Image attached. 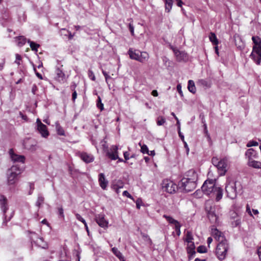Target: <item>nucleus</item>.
<instances>
[{
  "label": "nucleus",
  "instance_id": "nucleus-55",
  "mask_svg": "<svg viewBox=\"0 0 261 261\" xmlns=\"http://www.w3.org/2000/svg\"><path fill=\"white\" fill-rule=\"evenodd\" d=\"M177 90L178 92L179 93V95H180V96L182 97L183 96V93H182V91L181 90V85L180 84H178L177 85Z\"/></svg>",
  "mask_w": 261,
  "mask_h": 261
},
{
  "label": "nucleus",
  "instance_id": "nucleus-14",
  "mask_svg": "<svg viewBox=\"0 0 261 261\" xmlns=\"http://www.w3.org/2000/svg\"><path fill=\"white\" fill-rule=\"evenodd\" d=\"M173 51L178 61H187L188 60V54L185 51L177 49H174Z\"/></svg>",
  "mask_w": 261,
  "mask_h": 261
},
{
  "label": "nucleus",
  "instance_id": "nucleus-18",
  "mask_svg": "<svg viewBox=\"0 0 261 261\" xmlns=\"http://www.w3.org/2000/svg\"><path fill=\"white\" fill-rule=\"evenodd\" d=\"M186 177L183 178L187 179L191 181L197 182L198 180V175L197 172L193 169H191L186 173Z\"/></svg>",
  "mask_w": 261,
  "mask_h": 261
},
{
  "label": "nucleus",
  "instance_id": "nucleus-25",
  "mask_svg": "<svg viewBox=\"0 0 261 261\" xmlns=\"http://www.w3.org/2000/svg\"><path fill=\"white\" fill-rule=\"evenodd\" d=\"M34 242L37 246L41 247L43 249H46L48 247L47 244L44 242L43 239L42 238H40L39 237H37V239L36 241L34 240V239H32V243Z\"/></svg>",
  "mask_w": 261,
  "mask_h": 261
},
{
  "label": "nucleus",
  "instance_id": "nucleus-61",
  "mask_svg": "<svg viewBox=\"0 0 261 261\" xmlns=\"http://www.w3.org/2000/svg\"><path fill=\"white\" fill-rule=\"evenodd\" d=\"M178 133L179 135V137L180 138L182 141L184 142V136L181 134L180 132V128L179 127H178Z\"/></svg>",
  "mask_w": 261,
  "mask_h": 261
},
{
  "label": "nucleus",
  "instance_id": "nucleus-64",
  "mask_svg": "<svg viewBox=\"0 0 261 261\" xmlns=\"http://www.w3.org/2000/svg\"><path fill=\"white\" fill-rule=\"evenodd\" d=\"M76 97H77V93H76V91H74L73 92L72 94V99L73 101H75V99L76 98Z\"/></svg>",
  "mask_w": 261,
  "mask_h": 261
},
{
  "label": "nucleus",
  "instance_id": "nucleus-57",
  "mask_svg": "<svg viewBox=\"0 0 261 261\" xmlns=\"http://www.w3.org/2000/svg\"><path fill=\"white\" fill-rule=\"evenodd\" d=\"M129 30L131 33V34L133 36L134 35V27L132 24L129 23Z\"/></svg>",
  "mask_w": 261,
  "mask_h": 261
},
{
  "label": "nucleus",
  "instance_id": "nucleus-54",
  "mask_svg": "<svg viewBox=\"0 0 261 261\" xmlns=\"http://www.w3.org/2000/svg\"><path fill=\"white\" fill-rule=\"evenodd\" d=\"M142 203V201L141 198H138L136 201V207L137 209H140L141 204Z\"/></svg>",
  "mask_w": 261,
  "mask_h": 261
},
{
  "label": "nucleus",
  "instance_id": "nucleus-59",
  "mask_svg": "<svg viewBox=\"0 0 261 261\" xmlns=\"http://www.w3.org/2000/svg\"><path fill=\"white\" fill-rule=\"evenodd\" d=\"M76 87V84L75 82H72L70 86V88L73 92L75 91V88Z\"/></svg>",
  "mask_w": 261,
  "mask_h": 261
},
{
  "label": "nucleus",
  "instance_id": "nucleus-12",
  "mask_svg": "<svg viewBox=\"0 0 261 261\" xmlns=\"http://www.w3.org/2000/svg\"><path fill=\"white\" fill-rule=\"evenodd\" d=\"M0 207L3 213V216L6 218V213L8 210V201L6 196L0 195Z\"/></svg>",
  "mask_w": 261,
  "mask_h": 261
},
{
  "label": "nucleus",
  "instance_id": "nucleus-22",
  "mask_svg": "<svg viewBox=\"0 0 261 261\" xmlns=\"http://www.w3.org/2000/svg\"><path fill=\"white\" fill-rule=\"evenodd\" d=\"M113 150L112 152L108 151L106 153V155L111 160H116L118 158V147L117 146H113Z\"/></svg>",
  "mask_w": 261,
  "mask_h": 261
},
{
  "label": "nucleus",
  "instance_id": "nucleus-37",
  "mask_svg": "<svg viewBox=\"0 0 261 261\" xmlns=\"http://www.w3.org/2000/svg\"><path fill=\"white\" fill-rule=\"evenodd\" d=\"M163 217L165 218L170 224H172L174 225L179 222L178 221L174 219L172 217L166 215H164Z\"/></svg>",
  "mask_w": 261,
  "mask_h": 261
},
{
  "label": "nucleus",
  "instance_id": "nucleus-58",
  "mask_svg": "<svg viewBox=\"0 0 261 261\" xmlns=\"http://www.w3.org/2000/svg\"><path fill=\"white\" fill-rule=\"evenodd\" d=\"M21 57L20 56V55H19V54H16V60L15 61V62L16 63H17V64L19 65L20 64V63H19V61L21 60Z\"/></svg>",
  "mask_w": 261,
  "mask_h": 261
},
{
  "label": "nucleus",
  "instance_id": "nucleus-24",
  "mask_svg": "<svg viewBox=\"0 0 261 261\" xmlns=\"http://www.w3.org/2000/svg\"><path fill=\"white\" fill-rule=\"evenodd\" d=\"M195 248V246L194 243H192V244H189L187 248L189 260H191L196 254Z\"/></svg>",
  "mask_w": 261,
  "mask_h": 261
},
{
  "label": "nucleus",
  "instance_id": "nucleus-5",
  "mask_svg": "<svg viewBox=\"0 0 261 261\" xmlns=\"http://www.w3.org/2000/svg\"><path fill=\"white\" fill-rule=\"evenodd\" d=\"M162 185L163 190L170 194L174 193L176 191V189L178 188V186L168 179L163 180Z\"/></svg>",
  "mask_w": 261,
  "mask_h": 261
},
{
  "label": "nucleus",
  "instance_id": "nucleus-63",
  "mask_svg": "<svg viewBox=\"0 0 261 261\" xmlns=\"http://www.w3.org/2000/svg\"><path fill=\"white\" fill-rule=\"evenodd\" d=\"M237 218L240 217L238 216V214L236 212H233L231 214V218H232L234 220L236 219Z\"/></svg>",
  "mask_w": 261,
  "mask_h": 261
},
{
  "label": "nucleus",
  "instance_id": "nucleus-8",
  "mask_svg": "<svg viewBox=\"0 0 261 261\" xmlns=\"http://www.w3.org/2000/svg\"><path fill=\"white\" fill-rule=\"evenodd\" d=\"M37 129L41 135L42 137L46 138L49 135V132L47 130L46 126L43 124L41 120L38 118L36 121Z\"/></svg>",
  "mask_w": 261,
  "mask_h": 261
},
{
  "label": "nucleus",
  "instance_id": "nucleus-46",
  "mask_svg": "<svg viewBox=\"0 0 261 261\" xmlns=\"http://www.w3.org/2000/svg\"><path fill=\"white\" fill-rule=\"evenodd\" d=\"M197 252L200 253H204L207 252V249L205 246L200 245L197 248Z\"/></svg>",
  "mask_w": 261,
  "mask_h": 261
},
{
  "label": "nucleus",
  "instance_id": "nucleus-34",
  "mask_svg": "<svg viewBox=\"0 0 261 261\" xmlns=\"http://www.w3.org/2000/svg\"><path fill=\"white\" fill-rule=\"evenodd\" d=\"M165 11L169 13L170 12L172 5L173 0H165Z\"/></svg>",
  "mask_w": 261,
  "mask_h": 261
},
{
  "label": "nucleus",
  "instance_id": "nucleus-26",
  "mask_svg": "<svg viewBox=\"0 0 261 261\" xmlns=\"http://www.w3.org/2000/svg\"><path fill=\"white\" fill-rule=\"evenodd\" d=\"M140 50H134L133 48H129L128 51V54L130 59L139 61Z\"/></svg>",
  "mask_w": 261,
  "mask_h": 261
},
{
  "label": "nucleus",
  "instance_id": "nucleus-3",
  "mask_svg": "<svg viewBox=\"0 0 261 261\" xmlns=\"http://www.w3.org/2000/svg\"><path fill=\"white\" fill-rule=\"evenodd\" d=\"M228 249V244L227 241H222L219 242L217 246L216 254L220 260L224 259L226 257L227 252Z\"/></svg>",
  "mask_w": 261,
  "mask_h": 261
},
{
  "label": "nucleus",
  "instance_id": "nucleus-30",
  "mask_svg": "<svg viewBox=\"0 0 261 261\" xmlns=\"http://www.w3.org/2000/svg\"><path fill=\"white\" fill-rule=\"evenodd\" d=\"M188 89L189 91L193 94L196 93V89L194 82L193 80H189L188 84Z\"/></svg>",
  "mask_w": 261,
  "mask_h": 261
},
{
  "label": "nucleus",
  "instance_id": "nucleus-31",
  "mask_svg": "<svg viewBox=\"0 0 261 261\" xmlns=\"http://www.w3.org/2000/svg\"><path fill=\"white\" fill-rule=\"evenodd\" d=\"M113 253L119 259L120 261H125L124 257L118 249L114 247L112 249Z\"/></svg>",
  "mask_w": 261,
  "mask_h": 261
},
{
  "label": "nucleus",
  "instance_id": "nucleus-17",
  "mask_svg": "<svg viewBox=\"0 0 261 261\" xmlns=\"http://www.w3.org/2000/svg\"><path fill=\"white\" fill-rule=\"evenodd\" d=\"M79 156L83 162L87 164L93 162L94 160V157L92 154L85 152H80Z\"/></svg>",
  "mask_w": 261,
  "mask_h": 261
},
{
  "label": "nucleus",
  "instance_id": "nucleus-41",
  "mask_svg": "<svg viewBox=\"0 0 261 261\" xmlns=\"http://www.w3.org/2000/svg\"><path fill=\"white\" fill-rule=\"evenodd\" d=\"M57 214L60 218L64 219V210L62 206L57 207Z\"/></svg>",
  "mask_w": 261,
  "mask_h": 261
},
{
  "label": "nucleus",
  "instance_id": "nucleus-27",
  "mask_svg": "<svg viewBox=\"0 0 261 261\" xmlns=\"http://www.w3.org/2000/svg\"><path fill=\"white\" fill-rule=\"evenodd\" d=\"M124 186L123 182L120 179L115 180L113 181L111 185V188L113 189H117L122 188Z\"/></svg>",
  "mask_w": 261,
  "mask_h": 261
},
{
  "label": "nucleus",
  "instance_id": "nucleus-11",
  "mask_svg": "<svg viewBox=\"0 0 261 261\" xmlns=\"http://www.w3.org/2000/svg\"><path fill=\"white\" fill-rule=\"evenodd\" d=\"M96 223L101 227L106 228L108 226V221L105 219V215L102 214H98L95 218Z\"/></svg>",
  "mask_w": 261,
  "mask_h": 261
},
{
  "label": "nucleus",
  "instance_id": "nucleus-44",
  "mask_svg": "<svg viewBox=\"0 0 261 261\" xmlns=\"http://www.w3.org/2000/svg\"><path fill=\"white\" fill-rule=\"evenodd\" d=\"M56 128L57 130V133L59 135L65 136L64 130L63 128L59 124H57L56 125Z\"/></svg>",
  "mask_w": 261,
  "mask_h": 261
},
{
  "label": "nucleus",
  "instance_id": "nucleus-19",
  "mask_svg": "<svg viewBox=\"0 0 261 261\" xmlns=\"http://www.w3.org/2000/svg\"><path fill=\"white\" fill-rule=\"evenodd\" d=\"M212 233L214 236L215 238L218 240L219 242L222 241H227L223 235V233L220 231L217 228L212 229Z\"/></svg>",
  "mask_w": 261,
  "mask_h": 261
},
{
  "label": "nucleus",
  "instance_id": "nucleus-36",
  "mask_svg": "<svg viewBox=\"0 0 261 261\" xmlns=\"http://www.w3.org/2000/svg\"><path fill=\"white\" fill-rule=\"evenodd\" d=\"M44 198L42 196V195L40 193L38 194L37 200L35 204L36 206H37L38 207H40L41 204L44 202Z\"/></svg>",
  "mask_w": 261,
  "mask_h": 261
},
{
  "label": "nucleus",
  "instance_id": "nucleus-13",
  "mask_svg": "<svg viewBox=\"0 0 261 261\" xmlns=\"http://www.w3.org/2000/svg\"><path fill=\"white\" fill-rule=\"evenodd\" d=\"M211 197H215V200L216 201H220L223 196V189L219 187L216 186L213 191L211 193Z\"/></svg>",
  "mask_w": 261,
  "mask_h": 261
},
{
  "label": "nucleus",
  "instance_id": "nucleus-7",
  "mask_svg": "<svg viewBox=\"0 0 261 261\" xmlns=\"http://www.w3.org/2000/svg\"><path fill=\"white\" fill-rule=\"evenodd\" d=\"M250 57L256 64H260L261 63V45L253 46L252 51Z\"/></svg>",
  "mask_w": 261,
  "mask_h": 261
},
{
  "label": "nucleus",
  "instance_id": "nucleus-56",
  "mask_svg": "<svg viewBox=\"0 0 261 261\" xmlns=\"http://www.w3.org/2000/svg\"><path fill=\"white\" fill-rule=\"evenodd\" d=\"M122 194L123 196H126V197L132 199V200H134L133 197L128 193V192L127 191H123Z\"/></svg>",
  "mask_w": 261,
  "mask_h": 261
},
{
  "label": "nucleus",
  "instance_id": "nucleus-6",
  "mask_svg": "<svg viewBox=\"0 0 261 261\" xmlns=\"http://www.w3.org/2000/svg\"><path fill=\"white\" fill-rule=\"evenodd\" d=\"M225 191L227 195V197L234 199L237 197V190L236 182L230 181L226 184L225 186Z\"/></svg>",
  "mask_w": 261,
  "mask_h": 261
},
{
  "label": "nucleus",
  "instance_id": "nucleus-20",
  "mask_svg": "<svg viewBox=\"0 0 261 261\" xmlns=\"http://www.w3.org/2000/svg\"><path fill=\"white\" fill-rule=\"evenodd\" d=\"M245 156L248 159V161L254 160L258 158V153L253 148H249L245 152Z\"/></svg>",
  "mask_w": 261,
  "mask_h": 261
},
{
  "label": "nucleus",
  "instance_id": "nucleus-32",
  "mask_svg": "<svg viewBox=\"0 0 261 261\" xmlns=\"http://www.w3.org/2000/svg\"><path fill=\"white\" fill-rule=\"evenodd\" d=\"M197 84L200 86L210 88L211 87V83L210 81L205 79H200L197 82Z\"/></svg>",
  "mask_w": 261,
  "mask_h": 261
},
{
  "label": "nucleus",
  "instance_id": "nucleus-43",
  "mask_svg": "<svg viewBox=\"0 0 261 261\" xmlns=\"http://www.w3.org/2000/svg\"><path fill=\"white\" fill-rule=\"evenodd\" d=\"M139 144L141 146V151L143 153L149 154V150H148V147L147 146V145H146L145 144L141 145V143H139Z\"/></svg>",
  "mask_w": 261,
  "mask_h": 261
},
{
  "label": "nucleus",
  "instance_id": "nucleus-48",
  "mask_svg": "<svg viewBox=\"0 0 261 261\" xmlns=\"http://www.w3.org/2000/svg\"><path fill=\"white\" fill-rule=\"evenodd\" d=\"M180 227H181V225L180 224V223L179 222L177 223V224H176L175 225L174 229L176 232L177 235L178 236H180Z\"/></svg>",
  "mask_w": 261,
  "mask_h": 261
},
{
  "label": "nucleus",
  "instance_id": "nucleus-33",
  "mask_svg": "<svg viewBox=\"0 0 261 261\" xmlns=\"http://www.w3.org/2000/svg\"><path fill=\"white\" fill-rule=\"evenodd\" d=\"M209 39L210 41L214 45H217L219 43L218 39H217L216 35L214 33L211 32L210 36H209Z\"/></svg>",
  "mask_w": 261,
  "mask_h": 261
},
{
  "label": "nucleus",
  "instance_id": "nucleus-50",
  "mask_svg": "<svg viewBox=\"0 0 261 261\" xmlns=\"http://www.w3.org/2000/svg\"><path fill=\"white\" fill-rule=\"evenodd\" d=\"M76 218L80 221L82 222L84 224L86 223L85 220L79 214H75Z\"/></svg>",
  "mask_w": 261,
  "mask_h": 261
},
{
  "label": "nucleus",
  "instance_id": "nucleus-2",
  "mask_svg": "<svg viewBox=\"0 0 261 261\" xmlns=\"http://www.w3.org/2000/svg\"><path fill=\"white\" fill-rule=\"evenodd\" d=\"M196 186L197 182L183 178L178 184L179 190L185 193L193 191L196 188Z\"/></svg>",
  "mask_w": 261,
  "mask_h": 261
},
{
  "label": "nucleus",
  "instance_id": "nucleus-42",
  "mask_svg": "<svg viewBox=\"0 0 261 261\" xmlns=\"http://www.w3.org/2000/svg\"><path fill=\"white\" fill-rule=\"evenodd\" d=\"M96 106H97V107L99 109H100L101 111L104 109L103 105L101 102V99L99 96H98V98H97V102H96Z\"/></svg>",
  "mask_w": 261,
  "mask_h": 261
},
{
  "label": "nucleus",
  "instance_id": "nucleus-10",
  "mask_svg": "<svg viewBox=\"0 0 261 261\" xmlns=\"http://www.w3.org/2000/svg\"><path fill=\"white\" fill-rule=\"evenodd\" d=\"M37 143L33 139L31 138H26L24 140L23 145L24 147L29 150L32 151H34L36 150Z\"/></svg>",
  "mask_w": 261,
  "mask_h": 261
},
{
  "label": "nucleus",
  "instance_id": "nucleus-51",
  "mask_svg": "<svg viewBox=\"0 0 261 261\" xmlns=\"http://www.w3.org/2000/svg\"><path fill=\"white\" fill-rule=\"evenodd\" d=\"M30 186V191H29L28 194L31 195L33 192V190L35 189L34 182H29Z\"/></svg>",
  "mask_w": 261,
  "mask_h": 261
},
{
  "label": "nucleus",
  "instance_id": "nucleus-16",
  "mask_svg": "<svg viewBox=\"0 0 261 261\" xmlns=\"http://www.w3.org/2000/svg\"><path fill=\"white\" fill-rule=\"evenodd\" d=\"M9 153L12 160L14 162H19L22 163H24V156L22 155H18L14 153L12 149H10Z\"/></svg>",
  "mask_w": 261,
  "mask_h": 261
},
{
  "label": "nucleus",
  "instance_id": "nucleus-1",
  "mask_svg": "<svg viewBox=\"0 0 261 261\" xmlns=\"http://www.w3.org/2000/svg\"><path fill=\"white\" fill-rule=\"evenodd\" d=\"M22 168H20L18 165H15L9 169L7 174V182L9 185L14 184L17 180L18 176L21 174Z\"/></svg>",
  "mask_w": 261,
  "mask_h": 261
},
{
  "label": "nucleus",
  "instance_id": "nucleus-47",
  "mask_svg": "<svg viewBox=\"0 0 261 261\" xmlns=\"http://www.w3.org/2000/svg\"><path fill=\"white\" fill-rule=\"evenodd\" d=\"M165 119L162 116H160L158 118L156 123L158 125L160 126L163 125L165 123Z\"/></svg>",
  "mask_w": 261,
  "mask_h": 261
},
{
  "label": "nucleus",
  "instance_id": "nucleus-35",
  "mask_svg": "<svg viewBox=\"0 0 261 261\" xmlns=\"http://www.w3.org/2000/svg\"><path fill=\"white\" fill-rule=\"evenodd\" d=\"M17 41V45L19 47L22 46L26 42V38L23 36H20L15 38Z\"/></svg>",
  "mask_w": 261,
  "mask_h": 261
},
{
  "label": "nucleus",
  "instance_id": "nucleus-40",
  "mask_svg": "<svg viewBox=\"0 0 261 261\" xmlns=\"http://www.w3.org/2000/svg\"><path fill=\"white\" fill-rule=\"evenodd\" d=\"M193 240V235L191 232L188 231L186 234V241L190 244H192V243H193L192 242V240Z\"/></svg>",
  "mask_w": 261,
  "mask_h": 261
},
{
  "label": "nucleus",
  "instance_id": "nucleus-15",
  "mask_svg": "<svg viewBox=\"0 0 261 261\" xmlns=\"http://www.w3.org/2000/svg\"><path fill=\"white\" fill-rule=\"evenodd\" d=\"M227 165L226 160L222 159L220 160V163L217 167L218 170H219L220 175L223 176L225 175L227 171Z\"/></svg>",
  "mask_w": 261,
  "mask_h": 261
},
{
  "label": "nucleus",
  "instance_id": "nucleus-28",
  "mask_svg": "<svg viewBox=\"0 0 261 261\" xmlns=\"http://www.w3.org/2000/svg\"><path fill=\"white\" fill-rule=\"evenodd\" d=\"M248 165L250 167H252L254 168L259 169L261 168V163L258 161H256L254 160L248 161Z\"/></svg>",
  "mask_w": 261,
  "mask_h": 261
},
{
  "label": "nucleus",
  "instance_id": "nucleus-39",
  "mask_svg": "<svg viewBox=\"0 0 261 261\" xmlns=\"http://www.w3.org/2000/svg\"><path fill=\"white\" fill-rule=\"evenodd\" d=\"M252 40L254 44V46H258L261 45V39L258 36H253Z\"/></svg>",
  "mask_w": 261,
  "mask_h": 261
},
{
  "label": "nucleus",
  "instance_id": "nucleus-23",
  "mask_svg": "<svg viewBox=\"0 0 261 261\" xmlns=\"http://www.w3.org/2000/svg\"><path fill=\"white\" fill-rule=\"evenodd\" d=\"M98 181L100 187L103 190H106L108 184V181L105 178V174L103 173L99 174Z\"/></svg>",
  "mask_w": 261,
  "mask_h": 261
},
{
  "label": "nucleus",
  "instance_id": "nucleus-21",
  "mask_svg": "<svg viewBox=\"0 0 261 261\" xmlns=\"http://www.w3.org/2000/svg\"><path fill=\"white\" fill-rule=\"evenodd\" d=\"M56 79L59 82H64L65 79V74L63 71L62 69H61L60 67H57L56 69Z\"/></svg>",
  "mask_w": 261,
  "mask_h": 261
},
{
  "label": "nucleus",
  "instance_id": "nucleus-52",
  "mask_svg": "<svg viewBox=\"0 0 261 261\" xmlns=\"http://www.w3.org/2000/svg\"><path fill=\"white\" fill-rule=\"evenodd\" d=\"M212 164L217 167L220 163V161H219L218 159L216 157H213L212 159Z\"/></svg>",
  "mask_w": 261,
  "mask_h": 261
},
{
  "label": "nucleus",
  "instance_id": "nucleus-4",
  "mask_svg": "<svg viewBox=\"0 0 261 261\" xmlns=\"http://www.w3.org/2000/svg\"><path fill=\"white\" fill-rule=\"evenodd\" d=\"M215 181L213 179L206 180L201 187L202 191L206 195H210L216 187Z\"/></svg>",
  "mask_w": 261,
  "mask_h": 261
},
{
  "label": "nucleus",
  "instance_id": "nucleus-62",
  "mask_svg": "<svg viewBox=\"0 0 261 261\" xmlns=\"http://www.w3.org/2000/svg\"><path fill=\"white\" fill-rule=\"evenodd\" d=\"M100 144H101L103 150L106 151V148H108V146L106 145V141L104 140H102L101 141Z\"/></svg>",
  "mask_w": 261,
  "mask_h": 261
},
{
  "label": "nucleus",
  "instance_id": "nucleus-53",
  "mask_svg": "<svg viewBox=\"0 0 261 261\" xmlns=\"http://www.w3.org/2000/svg\"><path fill=\"white\" fill-rule=\"evenodd\" d=\"M88 76L91 80H92L93 81H94L95 80V76L94 75L93 72L92 70H88Z\"/></svg>",
  "mask_w": 261,
  "mask_h": 261
},
{
  "label": "nucleus",
  "instance_id": "nucleus-9",
  "mask_svg": "<svg viewBox=\"0 0 261 261\" xmlns=\"http://www.w3.org/2000/svg\"><path fill=\"white\" fill-rule=\"evenodd\" d=\"M205 209L207 211V217L210 222L212 223H217L218 217L215 214V208L212 206H210V207L206 206Z\"/></svg>",
  "mask_w": 261,
  "mask_h": 261
},
{
  "label": "nucleus",
  "instance_id": "nucleus-29",
  "mask_svg": "<svg viewBox=\"0 0 261 261\" xmlns=\"http://www.w3.org/2000/svg\"><path fill=\"white\" fill-rule=\"evenodd\" d=\"M149 58V55L147 53L143 51L141 52L140 51L139 61L141 63H144L148 60Z\"/></svg>",
  "mask_w": 261,
  "mask_h": 261
},
{
  "label": "nucleus",
  "instance_id": "nucleus-38",
  "mask_svg": "<svg viewBox=\"0 0 261 261\" xmlns=\"http://www.w3.org/2000/svg\"><path fill=\"white\" fill-rule=\"evenodd\" d=\"M28 42L30 43V46L32 50L37 51L38 48L40 46V45L33 41H31L30 40H28Z\"/></svg>",
  "mask_w": 261,
  "mask_h": 261
},
{
  "label": "nucleus",
  "instance_id": "nucleus-60",
  "mask_svg": "<svg viewBox=\"0 0 261 261\" xmlns=\"http://www.w3.org/2000/svg\"><path fill=\"white\" fill-rule=\"evenodd\" d=\"M123 155L125 161H127L130 158V157L129 156V153L127 151L124 152Z\"/></svg>",
  "mask_w": 261,
  "mask_h": 261
},
{
  "label": "nucleus",
  "instance_id": "nucleus-49",
  "mask_svg": "<svg viewBox=\"0 0 261 261\" xmlns=\"http://www.w3.org/2000/svg\"><path fill=\"white\" fill-rule=\"evenodd\" d=\"M258 145V143L257 142L252 140V141H250L248 142V143L246 145V146L247 147H250L252 146H257Z\"/></svg>",
  "mask_w": 261,
  "mask_h": 261
},
{
  "label": "nucleus",
  "instance_id": "nucleus-45",
  "mask_svg": "<svg viewBox=\"0 0 261 261\" xmlns=\"http://www.w3.org/2000/svg\"><path fill=\"white\" fill-rule=\"evenodd\" d=\"M241 224V219L237 218L236 219L233 220L231 222V225L233 227H236L239 226Z\"/></svg>",
  "mask_w": 261,
  "mask_h": 261
}]
</instances>
